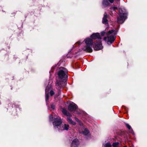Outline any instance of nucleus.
Instances as JSON below:
<instances>
[{
    "label": "nucleus",
    "mask_w": 147,
    "mask_h": 147,
    "mask_svg": "<svg viewBox=\"0 0 147 147\" xmlns=\"http://www.w3.org/2000/svg\"><path fill=\"white\" fill-rule=\"evenodd\" d=\"M91 38H88L85 39L84 41L86 44V46L83 48V49L89 52H92V46L95 50H98L102 49L101 42L99 40L97 42L92 43V39L96 38L100 39V36L98 33H94L91 36Z\"/></svg>",
    "instance_id": "obj_1"
},
{
    "label": "nucleus",
    "mask_w": 147,
    "mask_h": 147,
    "mask_svg": "<svg viewBox=\"0 0 147 147\" xmlns=\"http://www.w3.org/2000/svg\"><path fill=\"white\" fill-rule=\"evenodd\" d=\"M67 73V70L64 67H61L60 70L58 73L59 79L56 82L57 88L59 89L63 86V83L66 81L67 76L66 75Z\"/></svg>",
    "instance_id": "obj_2"
},
{
    "label": "nucleus",
    "mask_w": 147,
    "mask_h": 147,
    "mask_svg": "<svg viewBox=\"0 0 147 147\" xmlns=\"http://www.w3.org/2000/svg\"><path fill=\"white\" fill-rule=\"evenodd\" d=\"M61 118L59 117H58L55 118L54 121L53 123V124L55 128H57L61 130H68L69 127V125L66 124L61 125Z\"/></svg>",
    "instance_id": "obj_3"
},
{
    "label": "nucleus",
    "mask_w": 147,
    "mask_h": 147,
    "mask_svg": "<svg viewBox=\"0 0 147 147\" xmlns=\"http://www.w3.org/2000/svg\"><path fill=\"white\" fill-rule=\"evenodd\" d=\"M120 13V17L117 19V22L120 24L123 23L126 18L127 14L125 13L121 12L120 10H119Z\"/></svg>",
    "instance_id": "obj_4"
},
{
    "label": "nucleus",
    "mask_w": 147,
    "mask_h": 147,
    "mask_svg": "<svg viewBox=\"0 0 147 147\" xmlns=\"http://www.w3.org/2000/svg\"><path fill=\"white\" fill-rule=\"evenodd\" d=\"M77 108V106L74 103H70L68 107V110L71 111H75Z\"/></svg>",
    "instance_id": "obj_5"
},
{
    "label": "nucleus",
    "mask_w": 147,
    "mask_h": 147,
    "mask_svg": "<svg viewBox=\"0 0 147 147\" xmlns=\"http://www.w3.org/2000/svg\"><path fill=\"white\" fill-rule=\"evenodd\" d=\"M79 130L80 133H82L85 135H87L89 133L88 130L87 129L85 128L83 126H81L79 128Z\"/></svg>",
    "instance_id": "obj_6"
},
{
    "label": "nucleus",
    "mask_w": 147,
    "mask_h": 147,
    "mask_svg": "<svg viewBox=\"0 0 147 147\" xmlns=\"http://www.w3.org/2000/svg\"><path fill=\"white\" fill-rule=\"evenodd\" d=\"M79 144L78 140L77 139H75L73 141L71 147H78Z\"/></svg>",
    "instance_id": "obj_7"
},
{
    "label": "nucleus",
    "mask_w": 147,
    "mask_h": 147,
    "mask_svg": "<svg viewBox=\"0 0 147 147\" xmlns=\"http://www.w3.org/2000/svg\"><path fill=\"white\" fill-rule=\"evenodd\" d=\"M108 42L112 43L115 40V37L114 35L112 34L110 36H108Z\"/></svg>",
    "instance_id": "obj_8"
},
{
    "label": "nucleus",
    "mask_w": 147,
    "mask_h": 147,
    "mask_svg": "<svg viewBox=\"0 0 147 147\" xmlns=\"http://www.w3.org/2000/svg\"><path fill=\"white\" fill-rule=\"evenodd\" d=\"M50 88L49 86H47L45 89V93H46V100L47 101L48 100L49 98V96L48 94L49 91V89Z\"/></svg>",
    "instance_id": "obj_9"
},
{
    "label": "nucleus",
    "mask_w": 147,
    "mask_h": 147,
    "mask_svg": "<svg viewBox=\"0 0 147 147\" xmlns=\"http://www.w3.org/2000/svg\"><path fill=\"white\" fill-rule=\"evenodd\" d=\"M67 120L68 123L70 124H72L73 125H75L76 124V123L75 122L73 121L69 117H68L67 118Z\"/></svg>",
    "instance_id": "obj_10"
},
{
    "label": "nucleus",
    "mask_w": 147,
    "mask_h": 147,
    "mask_svg": "<svg viewBox=\"0 0 147 147\" xmlns=\"http://www.w3.org/2000/svg\"><path fill=\"white\" fill-rule=\"evenodd\" d=\"M107 15L106 13H105L104 14V17L103 18L102 22L104 24H107Z\"/></svg>",
    "instance_id": "obj_11"
},
{
    "label": "nucleus",
    "mask_w": 147,
    "mask_h": 147,
    "mask_svg": "<svg viewBox=\"0 0 147 147\" xmlns=\"http://www.w3.org/2000/svg\"><path fill=\"white\" fill-rule=\"evenodd\" d=\"M62 112L64 114L66 115L67 116L71 117V116L70 113L68 112H67L66 110L64 109H62Z\"/></svg>",
    "instance_id": "obj_12"
},
{
    "label": "nucleus",
    "mask_w": 147,
    "mask_h": 147,
    "mask_svg": "<svg viewBox=\"0 0 147 147\" xmlns=\"http://www.w3.org/2000/svg\"><path fill=\"white\" fill-rule=\"evenodd\" d=\"M115 34V32H114V31L113 30H111L109 31L107 33V35H109L111 34Z\"/></svg>",
    "instance_id": "obj_13"
},
{
    "label": "nucleus",
    "mask_w": 147,
    "mask_h": 147,
    "mask_svg": "<svg viewBox=\"0 0 147 147\" xmlns=\"http://www.w3.org/2000/svg\"><path fill=\"white\" fill-rule=\"evenodd\" d=\"M102 4L104 6H107L108 5L109 3L107 0H104L102 2Z\"/></svg>",
    "instance_id": "obj_14"
},
{
    "label": "nucleus",
    "mask_w": 147,
    "mask_h": 147,
    "mask_svg": "<svg viewBox=\"0 0 147 147\" xmlns=\"http://www.w3.org/2000/svg\"><path fill=\"white\" fill-rule=\"evenodd\" d=\"M105 147H111V145L109 143H106L104 145Z\"/></svg>",
    "instance_id": "obj_15"
},
{
    "label": "nucleus",
    "mask_w": 147,
    "mask_h": 147,
    "mask_svg": "<svg viewBox=\"0 0 147 147\" xmlns=\"http://www.w3.org/2000/svg\"><path fill=\"white\" fill-rule=\"evenodd\" d=\"M119 143H113V147H118V146Z\"/></svg>",
    "instance_id": "obj_16"
},
{
    "label": "nucleus",
    "mask_w": 147,
    "mask_h": 147,
    "mask_svg": "<svg viewBox=\"0 0 147 147\" xmlns=\"http://www.w3.org/2000/svg\"><path fill=\"white\" fill-rule=\"evenodd\" d=\"M126 125L127 127L128 128V129H131V127L129 124H126Z\"/></svg>",
    "instance_id": "obj_17"
},
{
    "label": "nucleus",
    "mask_w": 147,
    "mask_h": 147,
    "mask_svg": "<svg viewBox=\"0 0 147 147\" xmlns=\"http://www.w3.org/2000/svg\"><path fill=\"white\" fill-rule=\"evenodd\" d=\"M49 119H50L51 120H52L53 119V117L52 115H51L50 116Z\"/></svg>",
    "instance_id": "obj_18"
},
{
    "label": "nucleus",
    "mask_w": 147,
    "mask_h": 147,
    "mask_svg": "<svg viewBox=\"0 0 147 147\" xmlns=\"http://www.w3.org/2000/svg\"><path fill=\"white\" fill-rule=\"evenodd\" d=\"M50 94L51 96H52L54 94V92L53 91H50Z\"/></svg>",
    "instance_id": "obj_19"
},
{
    "label": "nucleus",
    "mask_w": 147,
    "mask_h": 147,
    "mask_svg": "<svg viewBox=\"0 0 147 147\" xmlns=\"http://www.w3.org/2000/svg\"><path fill=\"white\" fill-rule=\"evenodd\" d=\"M51 107L53 109H55V105H51Z\"/></svg>",
    "instance_id": "obj_20"
},
{
    "label": "nucleus",
    "mask_w": 147,
    "mask_h": 147,
    "mask_svg": "<svg viewBox=\"0 0 147 147\" xmlns=\"http://www.w3.org/2000/svg\"><path fill=\"white\" fill-rule=\"evenodd\" d=\"M109 1L111 3H113L114 1V0H109Z\"/></svg>",
    "instance_id": "obj_21"
},
{
    "label": "nucleus",
    "mask_w": 147,
    "mask_h": 147,
    "mask_svg": "<svg viewBox=\"0 0 147 147\" xmlns=\"http://www.w3.org/2000/svg\"><path fill=\"white\" fill-rule=\"evenodd\" d=\"M75 119L78 122H80V121L79 120V119H78V118H75Z\"/></svg>",
    "instance_id": "obj_22"
},
{
    "label": "nucleus",
    "mask_w": 147,
    "mask_h": 147,
    "mask_svg": "<svg viewBox=\"0 0 147 147\" xmlns=\"http://www.w3.org/2000/svg\"><path fill=\"white\" fill-rule=\"evenodd\" d=\"M107 39V38L106 37H105L104 38V40L105 41H106V39Z\"/></svg>",
    "instance_id": "obj_23"
},
{
    "label": "nucleus",
    "mask_w": 147,
    "mask_h": 147,
    "mask_svg": "<svg viewBox=\"0 0 147 147\" xmlns=\"http://www.w3.org/2000/svg\"><path fill=\"white\" fill-rule=\"evenodd\" d=\"M113 8L114 9H117V8L116 7H113Z\"/></svg>",
    "instance_id": "obj_24"
},
{
    "label": "nucleus",
    "mask_w": 147,
    "mask_h": 147,
    "mask_svg": "<svg viewBox=\"0 0 147 147\" xmlns=\"http://www.w3.org/2000/svg\"><path fill=\"white\" fill-rule=\"evenodd\" d=\"M80 41H79L77 42V43H79V44H80Z\"/></svg>",
    "instance_id": "obj_25"
},
{
    "label": "nucleus",
    "mask_w": 147,
    "mask_h": 147,
    "mask_svg": "<svg viewBox=\"0 0 147 147\" xmlns=\"http://www.w3.org/2000/svg\"><path fill=\"white\" fill-rule=\"evenodd\" d=\"M127 147V146H124V147Z\"/></svg>",
    "instance_id": "obj_26"
}]
</instances>
